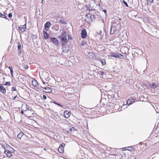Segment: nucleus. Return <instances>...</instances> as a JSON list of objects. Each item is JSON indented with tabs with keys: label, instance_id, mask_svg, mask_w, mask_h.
<instances>
[{
	"label": "nucleus",
	"instance_id": "1",
	"mask_svg": "<svg viewBox=\"0 0 159 159\" xmlns=\"http://www.w3.org/2000/svg\"><path fill=\"white\" fill-rule=\"evenodd\" d=\"M58 37L60 39L62 46H65L68 42V40L67 39L66 33L64 30H63L60 34L58 36Z\"/></svg>",
	"mask_w": 159,
	"mask_h": 159
},
{
	"label": "nucleus",
	"instance_id": "2",
	"mask_svg": "<svg viewBox=\"0 0 159 159\" xmlns=\"http://www.w3.org/2000/svg\"><path fill=\"white\" fill-rule=\"evenodd\" d=\"M97 6L95 1L93 0H90L89 4L86 5V7L89 9V11L91 10H95Z\"/></svg>",
	"mask_w": 159,
	"mask_h": 159
},
{
	"label": "nucleus",
	"instance_id": "3",
	"mask_svg": "<svg viewBox=\"0 0 159 159\" xmlns=\"http://www.w3.org/2000/svg\"><path fill=\"white\" fill-rule=\"evenodd\" d=\"M51 42L54 44L56 46H58L59 43L58 40L55 38L52 37L50 38Z\"/></svg>",
	"mask_w": 159,
	"mask_h": 159
},
{
	"label": "nucleus",
	"instance_id": "4",
	"mask_svg": "<svg viewBox=\"0 0 159 159\" xmlns=\"http://www.w3.org/2000/svg\"><path fill=\"white\" fill-rule=\"evenodd\" d=\"M65 144L62 143L61 144L58 148V151L60 153H63L64 151V147Z\"/></svg>",
	"mask_w": 159,
	"mask_h": 159
},
{
	"label": "nucleus",
	"instance_id": "5",
	"mask_svg": "<svg viewBox=\"0 0 159 159\" xmlns=\"http://www.w3.org/2000/svg\"><path fill=\"white\" fill-rule=\"evenodd\" d=\"M87 32L85 29H84L82 30L81 32V36L82 39H84L87 36Z\"/></svg>",
	"mask_w": 159,
	"mask_h": 159
},
{
	"label": "nucleus",
	"instance_id": "6",
	"mask_svg": "<svg viewBox=\"0 0 159 159\" xmlns=\"http://www.w3.org/2000/svg\"><path fill=\"white\" fill-rule=\"evenodd\" d=\"M26 28V24L23 25H21L20 26H19V30L21 32H24L25 31Z\"/></svg>",
	"mask_w": 159,
	"mask_h": 159
},
{
	"label": "nucleus",
	"instance_id": "7",
	"mask_svg": "<svg viewBox=\"0 0 159 159\" xmlns=\"http://www.w3.org/2000/svg\"><path fill=\"white\" fill-rule=\"evenodd\" d=\"M5 150H6L7 152H12L14 150V149L10 147L9 145H7L6 148H5Z\"/></svg>",
	"mask_w": 159,
	"mask_h": 159
},
{
	"label": "nucleus",
	"instance_id": "8",
	"mask_svg": "<svg viewBox=\"0 0 159 159\" xmlns=\"http://www.w3.org/2000/svg\"><path fill=\"white\" fill-rule=\"evenodd\" d=\"M30 112H31V115L34 114V111L33 110V109L30 108L29 109H26L25 111V114L26 116L27 115H28L29 113Z\"/></svg>",
	"mask_w": 159,
	"mask_h": 159
},
{
	"label": "nucleus",
	"instance_id": "9",
	"mask_svg": "<svg viewBox=\"0 0 159 159\" xmlns=\"http://www.w3.org/2000/svg\"><path fill=\"white\" fill-rule=\"evenodd\" d=\"M63 114L65 118H68L70 116V113L69 111L66 110L64 112Z\"/></svg>",
	"mask_w": 159,
	"mask_h": 159
},
{
	"label": "nucleus",
	"instance_id": "10",
	"mask_svg": "<svg viewBox=\"0 0 159 159\" xmlns=\"http://www.w3.org/2000/svg\"><path fill=\"white\" fill-rule=\"evenodd\" d=\"M118 29L114 27H112V26H111V28L110 29V34H114L115 33L116 31Z\"/></svg>",
	"mask_w": 159,
	"mask_h": 159
},
{
	"label": "nucleus",
	"instance_id": "11",
	"mask_svg": "<svg viewBox=\"0 0 159 159\" xmlns=\"http://www.w3.org/2000/svg\"><path fill=\"white\" fill-rule=\"evenodd\" d=\"M0 91L2 93L5 94L6 92V89L4 86L1 85L0 86Z\"/></svg>",
	"mask_w": 159,
	"mask_h": 159
},
{
	"label": "nucleus",
	"instance_id": "12",
	"mask_svg": "<svg viewBox=\"0 0 159 159\" xmlns=\"http://www.w3.org/2000/svg\"><path fill=\"white\" fill-rule=\"evenodd\" d=\"M135 101V99H134L132 98L128 100L127 102V103L129 105H131L133 102H134Z\"/></svg>",
	"mask_w": 159,
	"mask_h": 159
},
{
	"label": "nucleus",
	"instance_id": "13",
	"mask_svg": "<svg viewBox=\"0 0 159 159\" xmlns=\"http://www.w3.org/2000/svg\"><path fill=\"white\" fill-rule=\"evenodd\" d=\"M43 34L44 35V37L45 39H47L49 38V34L46 32L45 31H43Z\"/></svg>",
	"mask_w": 159,
	"mask_h": 159
},
{
	"label": "nucleus",
	"instance_id": "14",
	"mask_svg": "<svg viewBox=\"0 0 159 159\" xmlns=\"http://www.w3.org/2000/svg\"><path fill=\"white\" fill-rule=\"evenodd\" d=\"M118 54V53L111 52V56L114 57L118 58L119 55Z\"/></svg>",
	"mask_w": 159,
	"mask_h": 159
},
{
	"label": "nucleus",
	"instance_id": "15",
	"mask_svg": "<svg viewBox=\"0 0 159 159\" xmlns=\"http://www.w3.org/2000/svg\"><path fill=\"white\" fill-rule=\"evenodd\" d=\"M44 89L46 90V92L47 93H50L52 91V89L48 87H44Z\"/></svg>",
	"mask_w": 159,
	"mask_h": 159
},
{
	"label": "nucleus",
	"instance_id": "16",
	"mask_svg": "<svg viewBox=\"0 0 159 159\" xmlns=\"http://www.w3.org/2000/svg\"><path fill=\"white\" fill-rule=\"evenodd\" d=\"M51 26L50 22L49 21L47 22L44 25V27L46 29V28H48Z\"/></svg>",
	"mask_w": 159,
	"mask_h": 159
},
{
	"label": "nucleus",
	"instance_id": "17",
	"mask_svg": "<svg viewBox=\"0 0 159 159\" xmlns=\"http://www.w3.org/2000/svg\"><path fill=\"white\" fill-rule=\"evenodd\" d=\"M118 58H120L122 59H124L125 57L126 56V52L124 53V55L121 54L120 53H118Z\"/></svg>",
	"mask_w": 159,
	"mask_h": 159
},
{
	"label": "nucleus",
	"instance_id": "18",
	"mask_svg": "<svg viewBox=\"0 0 159 159\" xmlns=\"http://www.w3.org/2000/svg\"><path fill=\"white\" fill-rule=\"evenodd\" d=\"M11 152H7L6 150H5L4 153L8 157H10L12 156V155L11 153Z\"/></svg>",
	"mask_w": 159,
	"mask_h": 159
},
{
	"label": "nucleus",
	"instance_id": "19",
	"mask_svg": "<svg viewBox=\"0 0 159 159\" xmlns=\"http://www.w3.org/2000/svg\"><path fill=\"white\" fill-rule=\"evenodd\" d=\"M120 20V18H119L118 20H114V21L113 23H115L116 25L119 26L120 24V22L119 20Z\"/></svg>",
	"mask_w": 159,
	"mask_h": 159
},
{
	"label": "nucleus",
	"instance_id": "20",
	"mask_svg": "<svg viewBox=\"0 0 159 159\" xmlns=\"http://www.w3.org/2000/svg\"><path fill=\"white\" fill-rule=\"evenodd\" d=\"M150 86L151 88L154 89L156 88L157 86V85L156 83H153L150 84Z\"/></svg>",
	"mask_w": 159,
	"mask_h": 159
},
{
	"label": "nucleus",
	"instance_id": "21",
	"mask_svg": "<svg viewBox=\"0 0 159 159\" xmlns=\"http://www.w3.org/2000/svg\"><path fill=\"white\" fill-rule=\"evenodd\" d=\"M17 47L19 53H21V45L19 42H18Z\"/></svg>",
	"mask_w": 159,
	"mask_h": 159
},
{
	"label": "nucleus",
	"instance_id": "22",
	"mask_svg": "<svg viewBox=\"0 0 159 159\" xmlns=\"http://www.w3.org/2000/svg\"><path fill=\"white\" fill-rule=\"evenodd\" d=\"M24 134L22 132H20L17 135V137L18 138L20 139L22 136L24 135Z\"/></svg>",
	"mask_w": 159,
	"mask_h": 159
},
{
	"label": "nucleus",
	"instance_id": "23",
	"mask_svg": "<svg viewBox=\"0 0 159 159\" xmlns=\"http://www.w3.org/2000/svg\"><path fill=\"white\" fill-rule=\"evenodd\" d=\"M0 17L7 19V14L4 13L3 14H2V13H0Z\"/></svg>",
	"mask_w": 159,
	"mask_h": 159
},
{
	"label": "nucleus",
	"instance_id": "24",
	"mask_svg": "<svg viewBox=\"0 0 159 159\" xmlns=\"http://www.w3.org/2000/svg\"><path fill=\"white\" fill-rule=\"evenodd\" d=\"M32 84L34 86L36 87L38 86V83L36 80L33 81H32Z\"/></svg>",
	"mask_w": 159,
	"mask_h": 159
},
{
	"label": "nucleus",
	"instance_id": "25",
	"mask_svg": "<svg viewBox=\"0 0 159 159\" xmlns=\"http://www.w3.org/2000/svg\"><path fill=\"white\" fill-rule=\"evenodd\" d=\"M90 19L91 21H93L95 20V16L94 15H91L90 17Z\"/></svg>",
	"mask_w": 159,
	"mask_h": 159
},
{
	"label": "nucleus",
	"instance_id": "26",
	"mask_svg": "<svg viewBox=\"0 0 159 159\" xmlns=\"http://www.w3.org/2000/svg\"><path fill=\"white\" fill-rule=\"evenodd\" d=\"M111 26H112V27H115V28H116L117 29H118L119 28V26L118 25H116L115 24V23H112L111 25Z\"/></svg>",
	"mask_w": 159,
	"mask_h": 159
},
{
	"label": "nucleus",
	"instance_id": "27",
	"mask_svg": "<svg viewBox=\"0 0 159 159\" xmlns=\"http://www.w3.org/2000/svg\"><path fill=\"white\" fill-rule=\"evenodd\" d=\"M69 50L68 48H63V52H65V53L68 52Z\"/></svg>",
	"mask_w": 159,
	"mask_h": 159
},
{
	"label": "nucleus",
	"instance_id": "28",
	"mask_svg": "<svg viewBox=\"0 0 159 159\" xmlns=\"http://www.w3.org/2000/svg\"><path fill=\"white\" fill-rule=\"evenodd\" d=\"M100 61H101L102 65V66H104L106 65V62L105 60L104 59H101L100 60Z\"/></svg>",
	"mask_w": 159,
	"mask_h": 159
},
{
	"label": "nucleus",
	"instance_id": "29",
	"mask_svg": "<svg viewBox=\"0 0 159 159\" xmlns=\"http://www.w3.org/2000/svg\"><path fill=\"white\" fill-rule=\"evenodd\" d=\"M135 53H136L138 56L139 54H140L141 52V51L139 49L136 50V51H135Z\"/></svg>",
	"mask_w": 159,
	"mask_h": 159
},
{
	"label": "nucleus",
	"instance_id": "30",
	"mask_svg": "<svg viewBox=\"0 0 159 159\" xmlns=\"http://www.w3.org/2000/svg\"><path fill=\"white\" fill-rule=\"evenodd\" d=\"M59 21L62 24H66V21L63 19H61L59 20Z\"/></svg>",
	"mask_w": 159,
	"mask_h": 159
},
{
	"label": "nucleus",
	"instance_id": "31",
	"mask_svg": "<svg viewBox=\"0 0 159 159\" xmlns=\"http://www.w3.org/2000/svg\"><path fill=\"white\" fill-rule=\"evenodd\" d=\"M123 2L126 7H128V5L126 1H125V0H123Z\"/></svg>",
	"mask_w": 159,
	"mask_h": 159
},
{
	"label": "nucleus",
	"instance_id": "32",
	"mask_svg": "<svg viewBox=\"0 0 159 159\" xmlns=\"http://www.w3.org/2000/svg\"><path fill=\"white\" fill-rule=\"evenodd\" d=\"M10 84H11V83L10 81H9V82H6V83H5V84H4V85H8L9 86L10 85Z\"/></svg>",
	"mask_w": 159,
	"mask_h": 159
},
{
	"label": "nucleus",
	"instance_id": "33",
	"mask_svg": "<svg viewBox=\"0 0 159 159\" xmlns=\"http://www.w3.org/2000/svg\"><path fill=\"white\" fill-rule=\"evenodd\" d=\"M68 39L69 40H71L73 38H72L71 35H68Z\"/></svg>",
	"mask_w": 159,
	"mask_h": 159
},
{
	"label": "nucleus",
	"instance_id": "34",
	"mask_svg": "<svg viewBox=\"0 0 159 159\" xmlns=\"http://www.w3.org/2000/svg\"><path fill=\"white\" fill-rule=\"evenodd\" d=\"M91 14H89L87 15H86L85 16L86 18H90V16Z\"/></svg>",
	"mask_w": 159,
	"mask_h": 159
},
{
	"label": "nucleus",
	"instance_id": "35",
	"mask_svg": "<svg viewBox=\"0 0 159 159\" xmlns=\"http://www.w3.org/2000/svg\"><path fill=\"white\" fill-rule=\"evenodd\" d=\"M22 68L25 69H27L28 68V66L27 65H25V66H23Z\"/></svg>",
	"mask_w": 159,
	"mask_h": 159
},
{
	"label": "nucleus",
	"instance_id": "36",
	"mask_svg": "<svg viewBox=\"0 0 159 159\" xmlns=\"http://www.w3.org/2000/svg\"><path fill=\"white\" fill-rule=\"evenodd\" d=\"M11 90L12 91H16L17 92V91L16 90V89L14 87H12L11 88Z\"/></svg>",
	"mask_w": 159,
	"mask_h": 159
},
{
	"label": "nucleus",
	"instance_id": "37",
	"mask_svg": "<svg viewBox=\"0 0 159 159\" xmlns=\"http://www.w3.org/2000/svg\"><path fill=\"white\" fill-rule=\"evenodd\" d=\"M13 70H11L10 71V73H11V76H12V77H13Z\"/></svg>",
	"mask_w": 159,
	"mask_h": 159
},
{
	"label": "nucleus",
	"instance_id": "38",
	"mask_svg": "<svg viewBox=\"0 0 159 159\" xmlns=\"http://www.w3.org/2000/svg\"><path fill=\"white\" fill-rule=\"evenodd\" d=\"M102 11L103 12H104V13H105V14L106 15H107V10H106L104 9V10H103Z\"/></svg>",
	"mask_w": 159,
	"mask_h": 159
},
{
	"label": "nucleus",
	"instance_id": "39",
	"mask_svg": "<svg viewBox=\"0 0 159 159\" xmlns=\"http://www.w3.org/2000/svg\"><path fill=\"white\" fill-rule=\"evenodd\" d=\"M8 16L9 18H11V17L12 16V15L11 13H9L8 15Z\"/></svg>",
	"mask_w": 159,
	"mask_h": 159
},
{
	"label": "nucleus",
	"instance_id": "40",
	"mask_svg": "<svg viewBox=\"0 0 159 159\" xmlns=\"http://www.w3.org/2000/svg\"><path fill=\"white\" fill-rule=\"evenodd\" d=\"M43 98L44 100H46L47 98V97L44 95H43Z\"/></svg>",
	"mask_w": 159,
	"mask_h": 159
},
{
	"label": "nucleus",
	"instance_id": "41",
	"mask_svg": "<svg viewBox=\"0 0 159 159\" xmlns=\"http://www.w3.org/2000/svg\"><path fill=\"white\" fill-rule=\"evenodd\" d=\"M149 3L150 4H151L153 2V0H149Z\"/></svg>",
	"mask_w": 159,
	"mask_h": 159
},
{
	"label": "nucleus",
	"instance_id": "42",
	"mask_svg": "<svg viewBox=\"0 0 159 159\" xmlns=\"http://www.w3.org/2000/svg\"><path fill=\"white\" fill-rule=\"evenodd\" d=\"M8 68L10 69L11 71V70H13V68L12 66H10L8 67Z\"/></svg>",
	"mask_w": 159,
	"mask_h": 159
},
{
	"label": "nucleus",
	"instance_id": "43",
	"mask_svg": "<svg viewBox=\"0 0 159 159\" xmlns=\"http://www.w3.org/2000/svg\"><path fill=\"white\" fill-rule=\"evenodd\" d=\"M57 105H58L59 106H60L61 107H63L62 106V105H61V104H59V103H57Z\"/></svg>",
	"mask_w": 159,
	"mask_h": 159
},
{
	"label": "nucleus",
	"instance_id": "44",
	"mask_svg": "<svg viewBox=\"0 0 159 159\" xmlns=\"http://www.w3.org/2000/svg\"><path fill=\"white\" fill-rule=\"evenodd\" d=\"M21 113L22 114H24V115H25V114H24V111H23V110H21Z\"/></svg>",
	"mask_w": 159,
	"mask_h": 159
},
{
	"label": "nucleus",
	"instance_id": "45",
	"mask_svg": "<svg viewBox=\"0 0 159 159\" xmlns=\"http://www.w3.org/2000/svg\"><path fill=\"white\" fill-rule=\"evenodd\" d=\"M17 97V96L16 95L15 96V97H14L13 98V100H15L16 99V98Z\"/></svg>",
	"mask_w": 159,
	"mask_h": 159
},
{
	"label": "nucleus",
	"instance_id": "46",
	"mask_svg": "<svg viewBox=\"0 0 159 159\" xmlns=\"http://www.w3.org/2000/svg\"><path fill=\"white\" fill-rule=\"evenodd\" d=\"M89 54H91V55H93V56L94 55V54H93V53H89Z\"/></svg>",
	"mask_w": 159,
	"mask_h": 159
},
{
	"label": "nucleus",
	"instance_id": "47",
	"mask_svg": "<svg viewBox=\"0 0 159 159\" xmlns=\"http://www.w3.org/2000/svg\"><path fill=\"white\" fill-rule=\"evenodd\" d=\"M100 72H101V74L102 75L103 74H104V72L103 71H101Z\"/></svg>",
	"mask_w": 159,
	"mask_h": 159
},
{
	"label": "nucleus",
	"instance_id": "48",
	"mask_svg": "<svg viewBox=\"0 0 159 159\" xmlns=\"http://www.w3.org/2000/svg\"><path fill=\"white\" fill-rule=\"evenodd\" d=\"M100 9H101V10L102 11H103V10H104V9H103V8L102 7H100Z\"/></svg>",
	"mask_w": 159,
	"mask_h": 159
},
{
	"label": "nucleus",
	"instance_id": "49",
	"mask_svg": "<svg viewBox=\"0 0 159 159\" xmlns=\"http://www.w3.org/2000/svg\"><path fill=\"white\" fill-rule=\"evenodd\" d=\"M53 102V103H54L55 104L57 105V103L56 102H55V101H53V102Z\"/></svg>",
	"mask_w": 159,
	"mask_h": 159
},
{
	"label": "nucleus",
	"instance_id": "50",
	"mask_svg": "<svg viewBox=\"0 0 159 159\" xmlns=\"http://www.w3.org/2000/svg\"><path fill=\"white\" fill-rule=\"evenodd\" d=\"M30 107H26V109H29V108H30Z\"/></svg>",
	"mask_w": 159,
	"mask_h": 159
},
{
	"label": "nucleus",
	"instance_id": "51",
	"mask_svg": "<svg viewBox=\"0 0 159 159\" xmlns=\"http://www.w3.org/2000/svg\"><path fill=\"white\" fill-rule=\"evenodd\" d=\"M99 7H101V4H99Z\"/></svg>",
	"mask_w": 159,
	"mask_h": 159
},
{
	"label": "nucleus",
	"instance_id": "52",
	"mask_svg": "<svg viewBox=\"0 0 159 159\" xmlns=\"http://www.w3.org/2000/svg\"><path fill=\"white\" fill-rule=\"evenodd\" d=\"M31 112H29V113L28 114H30V115H32L31 114Z\"/></svg>",
	"mask_w": 159,
	"mask_h": 159
},
{
	"label": "nucleus",
	"instance_id": "53",
	"mask_svg": "<svg viewBox=\"0 0 159 159\" xmlns=\"http://www.w3.org/2000/svg\"><path fill=\"white\" fill-rule=\"evenodd\" d=\"M102 22H103V24H104V20H103Z\"/></svg>",
	"mask_w": 159,
	"mask_h": 159
},
{
	"label": "nucleus",
	"instance_id": "54",
	"mask_svg": "<svg viewBox=\"0 0 159 159\" xmlns=\"http://www.w3.org/2000/svg\"><path fill=\"white\" fill-rule=\"evenodd\" d=\"M43 84H45V82H43Z\"/></svg>",
	"mask_w": 159,
	"mask_h": 159
},
{
	"label": "nucleus",
	"instance_id": "55",
	"mask_svg": "<svg viewBox=\"0 0 159 159\" xmlns=\"http://www.w3.org/2000/svg\"><path fill=\"white\" fill-rule=\"evenodd\" d=\"M102 33V31H100L99 33L100 34Z\"/></svg>",
	"mask_w": 159,
	"mask_h": 159
},
{
	"label": "nucleus",
	"instance_id": "56",
	"mask_svg": "<svg viewBox=\"0 0 159 159\" xmlns=\"http://www.w3.org/2000/svg\"><path fill=\"white\" fill-rule=\"evenodd\" d=\"M37 36H36V37H35V38H37Z\"/></svg>",
	"mask_w": 159,
	"mask_h": 159
},
{
	"label": "nucleus",
	"instance_id": "57",
	"mask_svg": "<svg viewBox=\"0 0 159 159\" xmlns=\"http://www.w3.org/2000/svg\"><path fill=\"white\" fill-rule=\"evenodd\" d=\"M37 36H36V37H35V38H37Z\"/></svg>",
	"mask_w": 159,
	"mask_h": 159
},
{
	"label": "nucleus",
	"instance_id": "58",
	"mask_svg": "<svg viewBox=\"0 0 159 159\" xmlns=\"http://www.w3.org/2000/svg\"><path fill=\"white\" fill-rule=\"evenodd\" d=\"M44 0H42V2H43V1H44Z\"/></svg>",
	"mask_w": 159,
	"mask_h": 159
},
{
	"label": "nucleus",
	"instance_id": "59",
	"mask_svg": "<svg viewBox=\"0 0 159 159\" xmlns=\"http://www.w3.org/2000/svg\"><path fill=\"white\" fill-rule=\"evenodd\" d=\"M3 79H5V78H3Z\"/></svg>",
	"mask_w": 159,
	"mask_h": 159
}]
</instances>
